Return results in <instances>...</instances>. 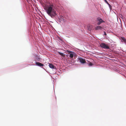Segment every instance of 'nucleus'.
<instances>
[{"instance_id":"nucleus-1","label":"nucleus","mask_w":126,"mask_h":126,"mask_svg":"<svg viewBox=\"0 0 126 126\" xmlns=\"http://www.w3.org/2000/svg\"><path fill=\"white\" fill-rule=\"evenodd\" d=\"M53 5L52 4H50L46 10V12L50 16H54L56 15V11L53 9Z\"/></svg>"},{"instance_id":"nucleus-2","label":"nucleus","mask_w":126,"mask_h":126,"mask_svg":"<svg viewBox=\"0 0 126 126\" xmlns=\"http://www.w3.org/2000/svg\"><path fill=\"white\" fill-rule=\"evenodd\" d=\"M100 46L103 48L106 49H109L110 47L109 46L107 45L106 44L104 43H101L100 44Z\"/></svg>"},{"instance_id":"nucleus-3","label":"nucleus","mask_w":126,"mask_h":126,"mask_svg":"<svg viewBox=\"0 0 126 126\" xmlns=\"http://www.w3.org/2000/svg\"><path fill=\"white\" fill-rule=\"evenodd\" d=\"M66 52L69 54V57L71 58H73L74 56L75 55V53L73 52L68 50H67Z\"/></svg>"},{"instance_id":"nucleus-4","label":"nucleus","mask_w":126,"mask_h":126,"mask_svg":"<svg viewBox=\"0 0 126 126\" xmlns=\"http://www.w3.org/2000/svg\"><path fill=\"white\" fill-rule=\"evenodd\" d=\"M96 21L97 22V25H99L101 23L104 22L102 19L99 18H97Z\"/></svg>"},{"instance_id":"nucleus-5","label":"nucleus","mask_w":126,"mask_h":126,"mask_svg":"<svg viewBox=\"0 0 126 126\" xmlns=\"http://www.w3.org/2000/svg\"><path fill=\"white\" fill-rule=\"evenodd\" d=\"M58 20L60 22H64V19L63 18V16H58Z\"/></svg>"},{"instance_id":"nucleus-6","label":"nucleus","mask_w":126,"mask_h":126,"mask_svg":"<svg viewBox=\"0 0 126 126\" xmlns=\"http://www.w3.org/2000/svg\"><path fill=\"white\" fill-rule=\"evenodd\" d=\"M79 60L80 62L81 63H86V61L85 60L81 58H79Z\"/></svg>"},{"instance_id":"nucleus-7","label":"nucleus","mask_w":126,"mask_h":126,"mask_svg":"<svg viewBox=\"0 0 126 126\" xmlns=\"http://www.w3.org/2000/svg\"><path fill=\"white\" fill-rule=\"evenodd\" d=\"M36 65L39 66H43V64L39 62H36L35 63Z\"/></svg>"},{"instance_id":"nucleus-8","label":"nucleus","mask_w":126,"mask_h":126,"mask_svg":"<svg viewBox=\"0 0 126 126\" xmlns=\"http://www.w3.org/2000/svg\"><path fill=\"white\" fill-rule=\"evenodd\" d=\"M95 30H102V28L101 26H97L95 28Z\"/></svg>"},{"instance_id":"nucleus-9","label":"nucleus","mask_w":126,"mask_h":126,"mask_svg":"<svg viewBox=\"0 0 126 126\" xmlns=\"http://www.w3.org/2000/svg\"><path fill=\"white\" fill-rule=\"evenodd\" d=\"M49 64V67L51 68L52 69H54L55 67V66L53 64H52L51 63H48Z\"/></svg>"},{"instance_id":"nucleus-10","label":"nucleus","mask_w":126,"mask_h":126,"mask_svg":"<svg viewBox=\"0 0 126 126\" xmlns=\"http://www.w3.org/2000/svg\"><path fill=\"white\" fill-rule=\"evenodd\" d=\"M121 40L122 42H124L126 43V39L124 37H121Z\"/></svg>"},{"instance_id":"nucleus-11","label":"nucleus","mask_w":126,"mask_h":126,"mask_svg":"<svg viewBox=\"0 0 126 126\" xmlns=\"http://www.w3.org/2000/svg\"><path fill=\"white\" fill-rule=\"evenodd\" d=\"M58 53L61 56H62L64 58L65 57V54H64L63 53H61V52H58Z\"/></svg>"},{"instance_id":"nucleus-12","label":"nucleus","mask_w":126,"mask_h":126,"mask_svg":"<svg viewBox=\"0 0 126 126\" xmlns=\"http://www.w3.org/2000/svg\"><path fill=\"white\" fill-rule=\"evenodd\" d=\"M93 65V64L91 62H90L89 64V65L90 66H92Z\"/></svg>"},{"instance_id":"nucleus-13","label":"nucleus","mask_w":126,"mask_h":126,"mask_svg":"<svg viewBox=\"0 0 126 126\" xmlns=\"http://www.w3.org/2000/svg\"><path fill=\"white\" fill-rule=\"evenodd\" d=\"M40 59V58H39L38 57H36V59H35L36 60H37V61H39Z\"/></svg>"},{"instance_id":"nucleus-14","label":"nucleus","mask_w":126,"mask_h":126,"mask_svg":"<svg viewBox=\"0 0 126 126\" xmlns=\"http://www.w3.org/2000/svg\"><path fill=\"white\" fill-rule=\"evenodd\" d=\"M105 2L107 3V4H108V3L107 2L106 0H105Z\"/></svg>"},{"instance_id":"nucleus-15","label":"nucleus","mask_w":126,"mask_h":126,"mask_svg":"<svg viewBox=\"0 0 126 126\" xmlns=\"http://www.w3.org/2000/svg\"><path fill=\"white\" fill-rule=\"evenodd\" d=\"M104 35H106V32H105L104 31Z\"/></svg>"},{"instance_id":"nucleus-16","label":"nucleus","mask_w":126,"mask_h":126,"mask_svg":"<svg viewBox=\"0 0 126 126\" xmlns=\"http://www.w3.org/2000/svg\"><path fill=\"white\" fill-rule=\"evenodd\" d=\"M120 16V17L121 18H123V17H124V16Z\"/></svg>"},{"instance_id":"nucleus-17","label":"nucleus","mask_w":126,"mask_h":126,"mask_svg":"<svg viewBox=\"0 0 126 126\" xmlns=\"http://www.w3.org/2000/svg\"><path fill=\"white\" fill-rule=\"evenodd\" d=\"M37 17H36V18L37 19H38L39 18V16H37Z\"/></svg>"},{"instance_id":"nucleus-18","label":"nucleus","mask_w":126,"mask_h":126,"mask_svg":"<svg viewBox=\"0 0 126 126\" xmlns=\"http://www.w3.org/2000/svg\"><path fill=\"white\" fill-rule=\"evenodd\" d=\"M108 5H109V6H110V5L109 3H108Z\"/></svg>"},{"instance_id":"nucleus-19","label":"nucleus","mask_w":126,"mask_h":126,"mask_svg":"<svg viewBox=\"0 0 126 126\" xmlns=\"http://www.w3.org/2000/svg\"><path fill=\"white\" fill-rule=\"evenodd\" d=\"M88 29H89V30H91L89 28H88Z\"/></svg>"},{"instance_id":"nucleus-20","label":"nucleus","mask_w":126,"mask_h":126,"mask_svg":"<svg viewBox=\"0 0 126 126\" xmlns=\"http://www.w3.org/2000/svg\"><path fill=\"white\" fill-rule=\"evenodd\" d=\"M51 16V17L52 18V17H53V16Z\"/></svg>"},{"instance_id":"nucleus-21","label":"nucleus","mask_w":126,"mask_h":126,"mask_svg":"<svg viewBox=\"0 0 126 126\" xmlns=\"http://www.w3.org/2000/svg\"><path fill=\"white\" fill-rule=\"evenodd\" d=\"M40 17H42V16H40Z\"/></svg>"}]
</instances>
